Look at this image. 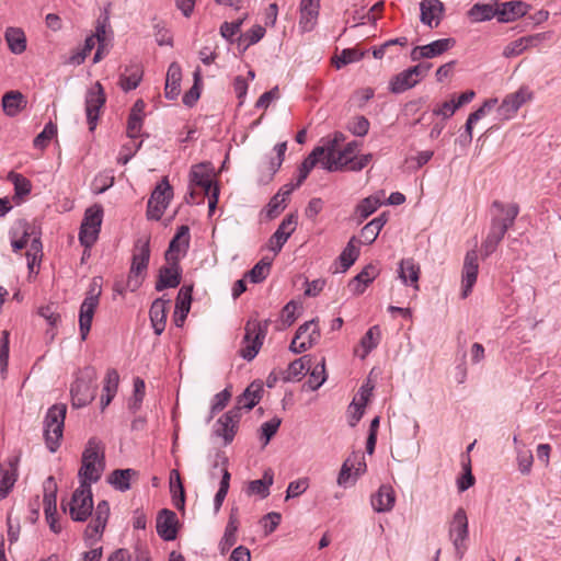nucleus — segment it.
I'll use <instances>...</instances> for the list:
<instances>
[{"label": "nucleus", "mask_w": 561, "mask_h": 561, "mask_svg": "<svg viewBox=\"0 0 561 561\" xmlns=\"http://www.w3.org/2000/svg\"><path fill=\"white\" fill-rule=\"evenodd\" d=\"M492 208L495 209V213L492 216L490 231L482 243L485 256L496 250L506 231L514 225L519 213V207L515 203L503 204L495 201L492 204Z\"/></svg>", "instance_id": "1"}, {"label": "nucleus", "mask_w": 561, "mask_h": 561, "mask_svg": "<svg viewBox=\"0 0 561 561\" xmlns=\"http://www.w3.org/2000/svg\"><path fill=\"white\" fill-rule=\"evenodd\" d=\"M345 140V136L341 131H335L332 137L322 139L327 156L323 159V168L330 172L351 169L352 161L359 150L358 141L348 142L343 149L341 144Z\"/></svg>", "instance_id": "2"}, {"label": "nucleus", "mask_w": 561, "mask_h": 561, "mask_svg": "<svg viewBox=\"0 0 561 561\" xmlns=\"http://www.w3.org/2000/svg\"><path fill=\"white\" fill-rule=\"evenodd\" d=\"M527 12L526 2H477L469 11L473 22H481L496 18L499 22H511Z\"/></svg>", "instance_id": "3"}, {"label": "nucleus", "mask_w": 561, "mask_h": 561, "mask_svg": "<svg viewBox=\"0 0 561 561\" xmlns=\"http://www.w3.org/2000/svg\"><path fill=\"white\" fill-rule=\"evenodd\" d=\"M104 470V447L96 438H90L82 454V466L79 471L81 481L91 485L96 482Z\"/></svg>", "instance_id": "4"}, {"label": "nucleus", "mask_w": 561, "mask_h": 561, "mask_svg": "<svg viewBox=\"0 0 561 561\" xmlns=\"http://www.w3.org/2000/svg\"><path fill=\"white\" fill-rule=\"evenodd\" d=\"M67 405L57 403L51 405L44 417L43 431L47 448L55 453L59 447L64 435Z\"/></svg>", "instance_id": "5"}, {"label": "nucleus", "mask_w": 561, "mask_h": 561, "mask_svg": "<svg viewBox=\"0 0 561 561\" xmlns=\"http://www.w3.org/2000/svg\"><path fill=\"white\" fill-rule=\"evenodd\" d=\"M95 380L96 373L92 367L80 370L70 389L75 408H82L93 401L96 393Z\"/></svg>", "instance_id": "6"}, {"label": "nucleus", "mask_w": 561, "mask_h": 561, "mask_svg": "<svg viewBox=\"0 0 561 561\" xmlns=\"http://www.w3.org/2000/svg\"><path fill=\"white\" fill-rule=\"evenodd\" d=\"M270 321L263 322L257 320H249L244 327V336L242 345L239 351L240 355L247 359L252 360L262 347L263 341L267 333Z\"/></svg>", "instance_id": "7"}, {"label": "nucleus", "mask_w": 561, "mask_h": 561, "mask_svg": "<svg viewBox=\"0 0 561 561\" xmlns=\"http://www.w3.org/2000/svg\"><path fill=\"white\" fill-rule=\"evenodd\" d=\"M150 259L149 240H138L135 244L133 262L127 278L130 291L137 290L146 276Z\"/></svg>", "instance_id": "8"}, {"label": "nucleus", "mask_w": 561, "mask_h": 561, "mask_svg": "<svg viewBox=\"0 0 561 561\" xmlns=\"http://www.w3.org/2000/svg\"><path fill=\"white\" fill-rule=\"evenodd\" d=\"M68 507L69 515L73 520L84 522L88 519L93 512V497L89 483L80 482V485L71 496Z\"/></svg>", "instance_id": "9"}, {"label": "nucleus", "mask_w": 561, "mask_h": 561, "mask_svg": "<svg viewBox=\"0 0 561 561\" xmlns=\"http://www.w3.org/2000/svg\"><path fill=\"white\" fill-rule=\"evenodd\" d=\"M102 220V206L93 205L85 210L79 232V240L82 245L90 248L95 243L101 229Z\"/></svg>", "instance_id": "10"}, {"label": "nucleus", "mask_w": 561, "mask_h": 561, "mask_svg": "<svg viewBox=\"0 0 561 561\" xmlns=\"http://www.w3.org/2000/svg\"><path fill=\"white\" fill-rule=\"evenodd\" d=\"M100 295L101 287L94 278L90 285L89 291L87 293V297L81 304L79 312V328L82 340H85L90 332L94 311L99 306Z\"/></svg>", "instance_id": "11"}, {"label": "nucleus", "mask_w": 561, "mask_h": 561, "mask_svg": "<svg viewBox=\"0 0 561 561\" xmlns=\"http://www.w3.org/2000/svg\"><path fill=\"white\" fill-rule=\"evenodd\" d=\"M449 538L455 547L458 559H461L467 550L466 540L469 535L468 517L466 511L459 507L449 523Z\"/></svg>", "instance_id": "12"}, {"label": "nucleus", "mask_w": 561, "mask_h": 561, "mask_svg": "<svg viewBox=\"0 0 561 561\" xmlns=\"http://www.w3.org/2000/svg\"><path fill=\"white\" fill-rule=\"evenodd\" d=\"M173 197V190L168 181L163 179L153 190L147 206V216L149 219L159 220L167 209L171 198Z\"/></svg>", "instance_id": "13"}, {"label": "nucleus", "mask_w": 561, "mask_h": 561, "mask_svg": "<svg viewBox=\"0 0 561 561\" xmlns=\"http://www.w3.org/2000/svg\"><path fill=\"white\" fill-rule=\"evenodd\" d=\"M320 339V330L316 320L307 321L301 324L289 345V350L295 354H300L311 348Z\"/></svg>", "instance_id": "14"}, {"label": "nucleus", "mask_w": 561, "mask_h": 561, "mask_svg": "<svg viewBox=\"0 0 561 561\" xmlns=\"http://www.w3.org/2000/svg\"><path fill=\"white\" fill-rule=\"evenodd\" d=\"M430 65H416L394 76L390 81V91L402 93L415 87L430 69Z\"/></svg>", "instance_id": "15"}, {"label": "nucleus", "mask_w": 561, "mask_h": 561, "mask_svg": "<svg viewBox=\"0 0 561 561\" xmlns=\"http://www.w3.org/2000/svg\"><path fill=\"white\" fill-rule=\"evenodd\" d=\"M106 101V96L103 90V87L100 82H96L94 87H92L85 96V113L87 121L89 124V129L93 131L96 127L98 119L100 116V111L104 106Z\"/></svg>", "instance_id": "16"}, {"label": "nucleus", "mask_w": 561, "mask_h": 561, "mask_svg": "<svg viewBox=\"0 0 561 561\" xmlns=\"http://www.w3.org/2000/svg\"><path fill=\"white\" fill-rule=\"evenodd\" d=\"M531 98V91L526 87H522L516 92L505 96L497 108L499 115L503 119H510L514 117L519 107L526 102L530 101Z\"/></svg>", "instance_id": "17"}, {"label": "nucleus", "mask_w": 561, "mask_h": 561, "mask_svg": "<svg viewBox=\"0 0 561 561\" xmlns=\"http://www.w3.org/2000/svg\"><path fill=\"white\" fill-rule=\"evenodd\" d=\"M479 271L478 253L476 250L467 252L462 267V289L461 295L466 298L477 282Z\"/></svg>", "instance_id": "18"}, {"label": "nucleus", "mask_w": 561, "mask_h": 561, "mask_svg": "<svg viewBox=\"0 0 561 561\" xmlns=\"http://www.w3.org/2000/svg\"><path fill=\"white\" fill-rule=\"evenodd\" d=\"M188 247L190 229L187 226H181L169 244L164 255L165 261H180L186 254Z\"/></svg>", "instance_id": "19"}, {"label": "nucleus", "mask_w": 561, "mask_h": 561, "mask_svg": "<svg viewBox=\"0 0 561 561\" xmlns=\"http://www.w3.org/2000/svg\"><path fill=\"white\" fill-rule=\"evenodd\" d=\"M455 44L456 41L454 38H440L427 45L416 46L411 53V58L412 60L434 58L451 49Z\"/></svg>", "instance_id": "20"}, {"label": "nucleus", "mask_w": 561, "mask_h": 561, "mask_svg": "<svg viewBox=\"0 0 561 561\" xmlns=\"http://www.w3.org/2000/svg\"><path fill=\"white\" fill-rule=\"evenodd\" d=\"M181 272L179 261H167V264L159 270L156 289L161 291L165 288L178 287L181 282Z\"/></svg>", "instance_id": "21"}, {"label": "nucleus", "mask_w": 561, "mask_h": 561, "mask_svg": "<svg viewBox=\"0 0 561 561\" xmlns=\"http://www.w3.org/2000/svg\"><path fill=\"white\" fill-rule=\"evenodd\" d=\"M110 516V505L106 501H101L94 511V517L85 528V537L89 539L100 538Z\"/></svg>", "instance_id": "22"}, {"label": "nucleus", "mask_w": 561, "mask_h": 561, "mask_svg": "<svg viewBox=\"0 0 561 561\" xmlns=\"http://www.w3.org/2000/svg\"><path fill=\"white\" fill-rule=\"evenodd\" d=\"M178 516L170 510H162L157 517V533L164 540H174L178 533Z\"/></svg>", "instance_id": "23"}, {"label": "nucleus", "mask_w": 561, "mask_h": 561, "mask_svg": "<svg viewBox=\"0 0 561 561\" xmlns=\"http://www.w3.org/2000/svg\"><path fill=\"white\" fill-rule=\"evenodd\" d=\"M297 218L294 215L287 216L278 226L277 230L270 239V249L275 253L279 252L288 238L295 231Z\"/></svg>", "instance_id": "24"}, {"label": "nucleus", "mask_w": 561, "mask_h": 561, "mask_svg": "<svg viewBox=\"0 0 561 561\" xmlns=\"http://www.w3.org/2000/svg\"><path fill=\"white\" fill-rule=\"evenodd\" d=\"M19 457L9 458L5 465L0 466V500L8 496L18 478Z\"/></svg>", "instance_id": "25"}, {"label": "nucleus", "mask_w": 561, "mask_h": 561, "mask_svg": "<svg viewBox=\"0 0 561 561\" xmlns=\"http://www.w3.org/2000/svg\"><path fill=\"white\" fill-rule=\"evenodd\" d=\"M379 275L375 264L366 265L347 285L350 291L356 296L362 295L370 283Z\"/></svg>", "instance_id": "26"}, {"label": "nucleus", "mask_w": 561, "mask_h": 561, "mask_svg": "<svg viewBox=\"0 0 561 561\" xmlns=\"http://www.w3.org/2000/svg\"><path fill=\"white\" fill-rule=\"evenodd\" d=\"M191 178V198L194 199L195 186L199 187L204 194H209L213 185L211 176L208 170L203 164L194 165L190 173Z\"/></svg>", "instance_id": "27"}, {"label": "nucleus", "mask_w": 561, "mask_h": 561, "mask_svg": "<svg viewBox=\"0 0 561 561\" xmlns=\"http://www.w3.org/2000/svg\"><path fill=\"white\" fill-rule=\"evenodd\" d=\"M420 10L421 22L431 28L439 25L445 12L443 2H420Z\"/></svg>", "instance_id": "28"}, {"label": "nucleus", "mask_w": 561, "mask_h": 561, "mask_svg": "<svg viewBox=\"0 0 561 561\" xmlns=\"http://www.w3.org/2000/svg\"><path fill=\"white\" fill-rule=\"evenodd\" d=\"M371 506L378 513L389 512L396 503V493L391 485L383 484L371 496Z\"/></svg>", "instance_id": "29"}, {"label": "nucleus", "mask_w": 561, "mask_h": 561, "mask_svg": "<svg viewBox=\"0 0 561 561\" xmlns=\"http://www.w3.org/2000/svg\"><path fill=\"white\" fill-rule=\"evenodd\" d=\"M169 304V300L158 298L152 302L150 307V321L157 335H160L165 329Z\"/></svg>", "instance_id": "30"}, {"label": "nucleus", "mask_w": 561, "mask_h": 561, "mask_svg": "<svg viewBox=\"0 0 561 561\" xmlns=\"http://www.w3.org/2000/svg\"><path fill=\"white\" fill-rule=\"evenodd\" d=\"M240 414L238 410H231L224 414L217 422V434L225 438L228 444L233 439L239 423Z\"/></svg>", "instance_id": "31"}, {"label": "nucleus", "mask_w": 561, "mask_h": 561, "mask_svg": "<svg viewBox=\"0 0 561 561\" xmlns=\"http://www.w3.org/2000/svg\"><path fill=\"white\" fill-rule=\"evenodd\" d=\"M286 150H287L286 141L277 144L274 147L276 157L271 158L270 161L265 162L264 165L262 167V176L260 179V181L262 183H268L273 179V176L278 171V169L280 168V165L284 161V156H285Z\"/></svg>", "instance_id": "32"}, {"label": "nucleus", "mask_w": 561, "mask_h": 561, "mask_svg": "<svg viewBox=\"0 0 561 561\" xmlns=\"http://www.w3.org/2000/svg\"><path fill=\"white\" fill-rule=\"evenodd\" d=\"M239 528L238 510L232 508L228 523L225 528L224 536L219 542V550L225 554L237 542V531Z\"/></svg>", "instance_id": "33"}, {"label": "nucleus", "mask_w": 561, "mask_h": 561, "mask_svg": "<svg viewBox=\"0 0 561 561\" xmlns=\"http://www.w3.org/2000/svg\"><path fill=\"white\" fill-rule=\"evenodd\" d=\"M182 70L179 64L172 62L169 66L165 78L164 95L169 100H175L180 94Z\"/></svg>", "instance_id": "34"}, {"label": "nucleus", "mask_w": 561, "mask_h": 561, "mask_svg": "<svg viewBox=\"0 0 561 561\" xmlns=\"http://www.w3.org/2000/svg\"><path fill=\"white\" fill-rule=\"evenodd\" d=\"M26 105L27 101L20 91H9L2 96L3 112L10 117L16 116Z\"/></svg>", "instance_id": "35"}, {"label": "nucleus", "mask_w": 561, "mask_h": 561, "mask_svg": "<svg viewBox=\"0 0 561 561\" xmlns=\"http://www.w3.org/2000/svg\"><path fill=\"white\" fill-rule=\"evenodd\" d=\"M44 513L46 516V520L53 519L54 516H56L57 513V504H56V491L57 485L54 481L53 477L47 478V480L44 483Z\"/></svg>", "instance_id": "36"}, {"label": "nucleus", "mask_w": 561, "mask_h": 561, "mask_svg": "<svg viewBox=\"0 0 561 561\" xmlns=\"http://www.w3.org/2000/svg\"><path fill=\"white\" fill-rule=\"evenodd\" d=\"M319 2H306L300 9L299 26L304 32L313 30L319 15Z\"/></svg>", "instance_id": "37"}, {"label": "nucleus", "mask_w": 561, "mask_h": 561, "mask_svg": "<svg viewBox=\"0 0 561 561\" xmlns=\"http://www.w3.org/2000/svg\"><path fill=\"white\" fill-rule=\"evenodd\" d=\"M399 276L404 284H411L415 289H419L420 266L412 259L401 261Z\"/></svg>", "instance_id": "38"}, {"label": "nucleus", "mask_w": 561, "mask_h": 561, "mask_svg": "<svg viewBox=\"0 0 561 561\" xmlns=\"http://www.w3.org/2000/svg\"><path fill=\"white\" fill-rule=\"evenodd\" d=\"M4 38L9 49L16 55L22 54L26 49V37L24 32L19 27H8Z\"/></svg>", "instance_id": "39"}, {"label": "nucleus", "mask_w": 561, "mask_h": 561, "mask_svg": "<svg viewBox=\"0 0 561 561\" xmlns=\"http://www.w3.org/2000/svg\"><path fill=\"white\" fill-rule=\"evenodd\" d=\"M138 477L134 469H116L108 478V482L119 491H127L130 489V481Z\"/></svg>", "instance_id": "40"}, {"label": "nucleus", "mask_w": 561, "mask_h": 561, "mask_svg": "<svg viewBox=\"0 0 561 561\" xmlns=\"http://www.w3.org/2000/svg\"><path fill=\"white\" fill-rule=\"evenodd\" d=\"M383 193H377L364 198L356 207V214L360 220L366 219L382 204Z\"/></svg>", "instance_id": "41"}, {"label": "nucleus", "mask_w": 561, "mask_h": 561, "mask_svg": "<svg viewBox=\"0 0 561 561\" xmlns=\"http://www.w3.org/2000/svg\"><path fill=\"white\" fill-rule=\"evenodd\" d=\"M263 389L260 385L251 383L244 393L238 399L237 410L247 409L251 410L261 399Z\"/></svg>", "instance_id": "42"}, {"label": "nucleus", "mask_w": 561, "mask_h": 561, "mask_svg": "<svg viewBox=\"0 0 561 561\" xmlns=\"http://www.w3.org/2000/svg\"><path fill=\"white\" fill-rule=\"evenodd\" d=\"M273 484V472L267 470L264 472L263 478L259 480H253L248 485V494H257L261 497H266L270 494V486Z\"/></svg>", "instance_id": "43"}, {"label": "nucleus", "mask_w": 561, "mask_h": 561, "mask_svg": "<svg viewBox=\"0 0 561 561\" xmlns=\"http://www.w3.org/2000/svg\"><path fill=\"white\" fill-rule=\"evenodd\" d=\"M369 390L363 389L359 399H354L348 407L350 425L355 426L364 414V408L369 398Z\"/></svg>", "instance_id": "44"}, {"label": "nucleus", "mask_w": 561, "mask_h": 561, "mask_svg": "<svg viewBox=\"0 0 561 561\" xmlns=\"http://www.w3.org/2000/svg\"><path fill=\"white\" fill-rule=\"evenodd\" d=\"M357 240L355 237L351 238L347 245L344 248L342 253L339 256L340 263L342 265V272L348 270L357 260L359 255V248L356 244Z\"/></svg>", "instance_id": "45"}, {"label": "nucleus", "mask_w": 561, "mask_h": 561, "mask_svg": "<svg viewBox=\"0 0 561 561\" xmlns=\"http://www.w3.org/2000/svg\"><path fill=\"white\" fill-rule=\"evenodd\" d=\"M381 339V331L378 325L369 328L365 335L360 340V347L363 348L362 358H365L370 351L376 348Z\"/></svg>", "instance_id": "46"}, {"label": "nucleus", "mask_w": 561, "mask_h": 561, "mask_svg": "<svg viewBox=\"0 0 561 561\" xmlns=\"http://www.w3.org/2000/svg\"><path fill=\"white\" fill-rule=\"evenodd\" d=\"M26 251L27 259V267L30 272H34V266L39 264L43 256V247L41 239L38 237H34L31 241L28 240Z\"/></svg>", "instance_id": "47"}, {"label": "nucleus", "mask_w": 561, "mask_h": 561, "mask_svg": "<svg viewBox=\"0 0 561 561\" xmlns=\"http://www.w3.org/2000/svg\"><path fill=\"white\" fill-rule=\"evenodd\" d=\"M535 41V37L527 36L511 42L504 47L503 56L506 58L517 57L523 54Z\"/></svg>", "instance_id": "48"}, {"label": "nucleus", "mask_w": 561, "mask_h": 561, "mask_svg": "<svg viewBox=\"0 0 561 561\" xmlns=\"http://www.w3.org/2000/svg\"><path fill=\"white\" fill-rule=\"evenodd\" d=\"M270 270L271 261L262 259L247 273V277H249L252 283H260L267 277Z\"/></svg>", "instance_id": "49"}, {"label": "nucleus", "mask_w": 561, "mask_h": 561, "mask_svg": "<svg viewBox=\"0 0 561 561\" xmlns=\"http://www.w3.org/2000/svg\"><path fill=\"white\" fill-rule=\"evenodd\" d=\"M327 380L325 375V363L324 358H322L321 363L316 365L310 373L309 379H308V386L311 390H317L320 388L323 382Z\"/></svg>", "instance_id": "50"}, {"label": "nucleus", "mask_w": 561, "mask_h": 561, "mask_svg": "<svg viewBox=\"0 0 561 561\" xmlns=\"http://www.w3.org/2000/svg\"><path fill=\"white\" fill-rule=\"evenodd\" d=\"M57 134V126L49 122L45 125L42 133H39L33 141V145L37 149H44L48 146L51 138Z\"/></svg>", "instance_id": "51"}, {"label": "nucleus", "mask_w": 561, "mask_h": 561, "mask_svg": "<svg viewBox=\"0 0 561 561\" xmlns=\"http://www.w3.org/2000/svg\"><path fill=\"white\" fill-rule=\"evenodd\" d=\"M142 77V71L136 67L130 69V73L121 76L119 84L123 90L130 91L138 87Z\"/></svg>", "instance_id": "52"}, {"label": "nucleus", "mask_w": 561, "mask_h": 561, "mask_svg": "<svg viewBox=\"0 0 561 561\" xmlns=\"http://www.w3.org/2000/svg\"><path fill=\"white\" fill-rule=\"evenodd\" d=\"M106 20L107 19L105 18L104 22H102L98 25L95 34L92 35V36H95V39L98 41V45H99L96 53L93 57L94 64L99 62L103 58V51L105 49L106 41H107L106 24H105Z\"/></svg>", "instance_id": "53"}, {"label": "nucleus", "mask_w": 561, "mask_h": 561, "mask_svg": "<svg viewBox=\"0 0 561 561\" xmlns=\"http://www.w3.org/2000/svg\"><path fill=\"white\" fill-rule=\"evenodd\" d=\"M265 35V28L261 25L252 26L247 33L240 37V44H244V48L256 44Z\"/></svg>", "instance_id": "54"}, {"label": "nucleus", "mask_w": 561, "mask_h": 561, "mask_svg": "<svg viewBox=\"0 0 561 561\" xmlns=\"http://www.w3.org/2000/svg\"><path fill=\"white\" fill-rule=\"evenodd\" d=\"M306 369H309L306 365V356L295 359L289 364L285 379L289 381L299 380L301 376H304Z\"/></svg>", "instance_id": "55"}, {"label": "nucleus", "mask_w": 561, "mask_h": 561, "mask_svg": "<svg viewBox=\"0 0 561 561\" xmlns=\"http://www.w3.org/2000/svg\"><path fill=\"white\" fill-rule=\"evenodd\" d=\"M362 57L363 54L356 49H344L341 55L333 59V64L337 69H340L347 64L360 60Z\"/></svg>", "instance_id": "56"}, {"label": "nucleus", "mask_w": 561, "mask_h": 561, "mask_svg": "<svg viewBox=\"0 0 561 561\" xmlns=\"http://www.w3.org/2000/svg\"><path fill=\"white\" fill-rule=\"evenodd\" d=\"M324 154H327V151L323 144L322 146L316 147L311 151V153L304 160L300 167L302 168L304 171L310 173V171L316 167L320 158L323 157Z\"/></svg>", "instance_id": "57"}, {"label": "nucleus", "mask_w": 561, "mask_h": 561, "mask_svg": "<svg viewBox=\"0 0 561 561\" xmlns=\"http://www.w3.org/2000/svg\"><path fill=\"white\" fill-rule=\"evenodd\" d=\"M534 462V456L533 453L528 449H523L517 451V465L518 470L523 474H529L531 471Z\"/></svg>", "instance_id": "58"}, {"label": "nucleus", "mask_w": 561, "mask_h": 561, "mask_svg": "<svg viewBox=\"0 0 561 561\" xmlns=\"http://www.w3.org/2000/svg\"><path fill=\"white\" fill-rule=\"evenodd\" d=\"M300 306L295 301H289L282 310V323L290 327L299 317L298 309Z\"/></svg>", "instance_id": "59"}, {"label": "nucleus", "mask_w": 561, "mask_h": 561, "mask_svg": "<svg viewBox=\"0 0 561 561\" xmlns=\"http://www.w3.org/2000/svg\"><path fill=\"white\" fill-rule=\"evenodd\" d=\"M192 291L193 286H182L179 290L175 307L178 309H184V311H190L191 302H192Z\"/></svg>", "instance_id": "60"}, {"label": "nucleus", "mask_w": 561, "mask_h": 561, "mask_svg": "<svg viewBox=\"0 0 561 561\" xmlns=\"http://www.w3.org/2000/svg\"><path fill=\"white\" fill-rule=\"evenodd\" d=\"M98 44V41L95 39V36H89L87 37L84 42V46L81 50L77 51L72 57L71 61L73 64L80 65L84 61L88 55H90L91 50L95 47Z\"/></svg>", "instance_id": "61"}, {"label": "nucleus", "mask_w": 561, "mask_h": 561, "mask_svg": "<svg viewBox=\"0 0 561 561\" xmlns=\"http://www.w3.org/2000/svg\"><path fill=\"white\" fill-rule=\"evenodd\" d=\"M369 125L366 117L357 116L350 123L348 130L355 136L363 137L368 133Z\"/></svg>", "instance_id": "62"}, {"label": "nucleus", "mask_w": 561, "mask_h": 561, "mask_svg": "<svg viewBox=\"0 0 561 561\" xmlns=\"http://www.w3.org/2000/svg\"><path fill=\"white\" fill-rule=\"evenodd\" d=\"M308 486L309 480L307 478H301L296 481H291L287 488V499L301 495L302 493L306 492Z\"/></svg>", "instance_id": "63"}, {"label": "nucleus", "mask_w": 561, "mask_h": 561, "mask_svg": "<svg viewBox=\"0 0 561 561\" xmlns=\"http://www.w3.org/2000/svg\"><path fill=\"white\" fill-rule=\"evenodd\" d=\"M142 117L129 114L127 122V136L131 139L139 137L142 127Z\"/></svg>", "instance_id": "64"}]
</instances>
